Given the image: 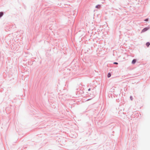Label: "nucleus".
I'll list each match as a JSON object with an SVG mask.
<instances>
[{"label": "nucleus", "instance_id": "f257e3e1", "mask_svg": "<svg viewBox=\"0 0 150 150\" xmlns=\"http://www.w3.org/2000/svg\"><path fill=\"white\" fill-rule=\"evenodd\" d=\"M149 28H144L142 30V32H144L146 31Z\"/></svg>", "mask_w": 150, "mask_h": 150}, {"label": "nucleus", "instance_id": "f03ea898", "mask_svg": "<svg viewBox=\"0 0 150 150\" xmlns=\"http://www.w3.org/2000/svg\"><path fill=\"white\" fill-rule=\"evenodd\" d=\"M136 61V60L135 59H134L132 62V63L133 64H134L135 63Z\"/></svg>", "mask_w": 150, "mask_h": 150}, {"label": "nucleus", "instance_id": "7ed1b4c3", "mask_svg": "<svg viewBox=\"0 0 150 150\" xmlns=\"http://www.w3.org/2000/svg\"><path fill=\"white\" fill-rule=\"evenodd\" d=\"M100 6L99 5H97V6H96V8H100Z\"/></svg>", "mask_w": 150, "mask_h": 150}, {"label": "nucleus", "instance_id": "20e7f679", "mask_svg": "<svg viewBox=\"0 0 150 150\" xmlns=\"http://www.w3.org/2000/svg\"><path fill=\"white\" fill-rule=\"evenodd\" d=\"M3 15V12H0V17H1Z\"/></svg>", "mask_w": 150, "mask_h": 150}, {"label": "nucleus", "instance_id": "39448f33", "mask_svg": "<svg viewBox=\"0 0 150 150\" xmlns=\"http://www.w3.org/2000/svg\"><path fill=\"white\" fill-rule=\"evenodd\" d=\"M150 45V44L149 42H147V43H146V46H147V47H149V46Z\"/></svg>", "mask_w": 150, "mask_h": 150}, {"label": "nucleus", "instance_id": "423d86ee", "mask_svg": "<svg viewBox=\"0 0 150 150\" xmlns=\"http://www.w3.org/2000/svg\"><path fill=\"white\" fill-rule=\"evenodd\" d=\"M111 76V75L110 73H109L108 74V78L110 77Z\"/></svg>", "mask_w": 150, "mask_h": 150}, {"label": "nucleus", "instance_id": "0eeeda50", "mask_svg": "<svg viewBox=\"0 0 150 150\" xmlns=\"http://www.w3.org/2000/svg\"><path fill=\"white\" fill-rule=\"evenodd\" d=\"M114 64H118V63L117 62H114Z\"/></svg>", "mask_w": 150, "mask_h": 150}, {"label": "nucleus", "instance_id": "6e6552de", "mask_svg": "<svg viewBox=\"0 0 150 150\" xmlns=\"http://www.w3.org/2000/svg\"><path fill=\"white\" fill-rule=\"evenodd\" d=\"M130 99L131 100H132V96H130Z\"/></svg>", "mask_w": 150, "mask_h": 150}, {"label": "nucleus", "instance_id": "1a4fd4ad", "mask_svg": "<svg viewBox=\"0 0 150 150\" xmlns=\"http://www.w3.org/2000/svg\"><path fill=\"white\" fill-rule=\"evenodd\" d=\"M145 21H148V19H146L145 20Z\"/></svg>", "mask_w": 150, "mask_h": 150}, {"label": "nucleus", "instance_id": "9d476101", "mask_svg": "<svg viewBox=\"0 0 150 150\" xmlns=\"http://www.w3.org/2000/svg\"><path fill=\"white\" fill-rule=\"evenodd\" d=\"M88 90L89 91H90V88L89 89H88Z\"/></svg>", "mask_w": 150, "mask_h": 150}]
</instances>
